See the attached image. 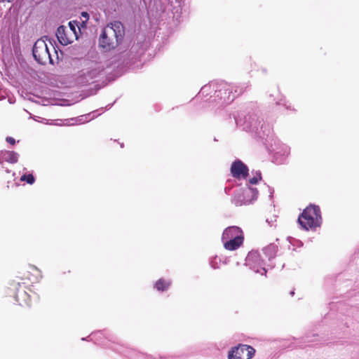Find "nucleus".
Here are the masks:
<instances>
[{"label": "nucleus", "mask_w": 359, "mask_h": 359, "mask_svg": "<svg viewBox=\"0 0 359 359\" xmlns=\"http://www.w3.org/2000/svg\"><path fill=\"white\" fill-rule=\"evenodd\" d=\"M124 32V27L121 22L114 21L108 24L100 36V46L106 50L114 49L123 39Z\"/></svg>", "instance_id": "obj_1"}, {"label": "nucleus", "mask_w": 359, "mask_h": 359, "mask_svg": "<svg viewBox=\"0 0 359 359\" xmlns=\"http://www.w3.org/2000/svg\"><path fill=\"white\" fill-rule=\"evenodd\" d=\"M320 210L318 205H309L298 217V222L301 226L306 230H313L321 224Z\"/></svg>", "instance_id": "obj_2"}, {"label": "nucleus", "mask_w": 359, "mask_h": 359, "mask_svg": "<svg viewBox=\"0 0 359 359\" xmlns=\"http://www.w3.org/2000/svg\"><path fill=\"white\" fill-rule=\"evenodd\" d=\"M6 294L9 296H13L15 300L19 304H28L29 302V296L27 292L22 287L20 283L14 281L9 283L7 288Z\"/></svg>", "instance_id": "obj_3"}, {"label": "nucleus", "mask_w": 359, "mask_h": 359, "mask_svg": "<svg viewBox=\"0 0 359 359\" xmlns=\"http://www.w3.org/2000/svg\"><path fill=\"white\" fill-rule=\"evenodd\" d=\"M32 53L34 59L40 64H45L48 60H49L50 63H53L47 44L44 41L39 40L35 42L33 46Z\"/></svg>", "instance_id": "obj_4"}, {"label": "nucleus", "mask_w": 359, "mask_h": 359, "mask_svg": "<svg viewBox=\"0 0 359 359\" xmlns=\"http://www.w3.org/2000/svg\"><path fill=\"white\" fill-rule=\"evenodd\" d=\"M255 353L253 347L246 344H239L229 352V359H251Z\"/></svg>", "instance_id": "obj_5"}, {"label": "nucleus", "mask_w": 359, "mask_h": 359, "mask_svg": "<svg viewBox=\"0 0 359 359\" xmlns=\"http://www.w3.org/2000/svg\"><path fill=\"white\" fill-rule=\"evenodd\" d=\"M56 36L58 41L63 46H67L76 40L75 34L67 27L60 26L56 32Z\"/></svg>", "instance_id": "obj_6"}, {"label": "nucleus", "mask_w": 359, "mask_h": 359, "mask_svg": "<svg viewBox=\"0 0 359 359\" xmlns=\"http://www.w3.org/2000/svg\"><path fill=\"white\" fill-rule=\"evenodd\" d=\"M231 173L235 178H246L248 175V168L241 161H235L231 166Z\"/></svg>", "instance_id": "obj_7"}, {"label": "nucleus", "mask_w": 359, "mask_h": 359, "mask_svg": "<svg viewBox=\"0 0 359 359\" xmlns=\"http://www.w3.org/2000/svg\"><path fill=\"white\" fill-rule=\"evenodd\" d=\"M41 277V271L35 266L29 265L22 273L21 279L27 280L31 283H35L39 282Z\"/></svg>", "instance_id": "obj_8"}, {"label": "nucleus", "mask_w": 359, "mask_h": 359, "mask_svg": "<svg viewBox=\"0 0 359 359\" xmlns=\"http://www.w3.org/2000/svg\"><path fill=\"white\" fill-rule=\"evenodd\" d=\"M244 238L243 232L241 229L236 226L226 228L222 233V241H227L229 238Z\"/></svg>", "instance_id": "obj_9"}, {"label": "nucleus", "mask_w": 359, "mask_h": 359, "mask_svg": "<svg viewBox=\"0 0 359 359\" xmlns=\"http://www.w3.org/2000/svg\"><path fill=\"white\" fill-rule=\"evenodd\" d=\"M18 154L13 151H0V163H3L4 162H7L11 164L16 163L18 161Z\"/></svg>", "instance_id": "obj_10"}, {"label": "nucleus", "mask_w": 359, "mask_h": 359, "mask_svg": "<svg viewBox=\"0 0 359 359\" xmlns=\"http://www.w3.org/2000/svg\"><path fill=\"white\" fill-rule=\"evenodd\" d=\"M243 240L244 238H229L224 241V247L227 250H236L242 245Z\"/></svg>", "instance_id": "obj_11"}, {"label": "nucleus", "mask_w": 359, "mask_h": 359, "mask_svg": "<svg viewBox=\"0 0 359 359\" xmlns=\"http://www.w3.org/2000/svg\"><path fill=\"white\" fill-rule=\"evenodd\" d=\"M171 282L163 278L158 279L155 283V287L158 291L163 292L168 289Z\"/></svg>", "instance_id": "obj_12"}, {"label": "nucleus", "mask_w": 359, "mask_h": 359, "mask_svg": "<svg viewBox=\"0 0 359 359\" xmlns=\"http://www.w3.org/2000/svg\"><path fill=\"white\" fill-rule=\"evenodd\" d=\"M67 29H71L76 35V39L79 37L77 30L80 32V28L79 27V23L76 21H71L69 22V26L67 27Z\"/></svg>", "instance_id": "obj_13"}, {"label": "nucleus", "mask_w": 359, "mask_h": 359, "mask_svg": "<svg viewBox=\"0 0 359 359\" xmlns=\"http://www.w3.org/2000/svg\"><path fill=\"white\" fill-rule=\"evenodd\" d=\"M21 182H26L29 184H33L35 182V178L32 174H25L20 177Z\"/></svg>", "instance_id": "obj_14"}, {"label": "nucleus", "mask_w": 359, "mask_h": 359, "mask_svg": "<svg viewBox=\"0 0 359 359\" xmlns=\"http://www.w3.org/2000/svg\"><path fill=\"white\" fill-rule=\"evenodd\" d=\"M261 180H262L261 173L258 172L257 176L253 177L249 180V182L251 184H256Z\"/></svg>", "instance_id": "obj_15"}, {"label": "nucleus", "mask_w": 359, "mask_h": 359, "mask_svg": "<svg viewBox=\"0 0 359 359\" xmlns=\"http://www.w3.org/2000/svg\"><path fill=\"white\" fill-rule=\"evenodd\" d=\"M6 174L11 175V180H6L7 187H9V184H12V182L14 181L13 177L15 175V173L12 172L11 170H6Z\"/></svg>", "instance_id": "obj_16"}, {"label": "nucleus", "mask_w": 359, "mask_h": 359, "mask_svg": "<svg viewBox=\"0 0 359 359\" xmlns=\"http://www.w3.org/2000/svg\"><path fill=\"white\" fill-rule=\"evenodd\" d=\"M6 142L12 145H14L15 144V140L12 137H7L6 139Z\"/></svg>", "instance_id": "obj_17"}, {"label": "nucleus", "mask_w": 359, "mask_h": 359, "mask_svg": "<svg viewBox=\"0 0 359 359\" xmlns=\"http://www.w3.org/2000/svg\"><path fill=\"white\" fill-rule=\"evenodd\" d=\"M234 98H235V96H233V95L231 97H230L229 96L228 97V100L230 101H232Z\"/></svg>", "instance_id": "obj_18"}, {"label": "nucleus", "mask_w": 359, "mask_h": 359, "mask_svg": "<svg viewBox=\"0 0 359 359\" xmlns=\"http://www.w3.org/2000/svg\"><path fill=\"white\" fill-rule=\"evenodd\" d=\"M243 92H244V90H243V89H241V90H240V92L238 93V95H241V94H242Z\"/></svg>", "instance_id": "obj_19"}, {"label": "nucleus", "mask_w": 359, "mask_h": 359, "mask_svg": "<svg viewBox=\"0 0 359 359\" xmlns=\"http://www.w3.org/2000/svg\"><path fill=\"white\" fill-rule=\"evenodd\" d=\"M83 16H87V15H88V13H83Z\"/></svg>", "instance_id": "obj_20"}]
</instances>
